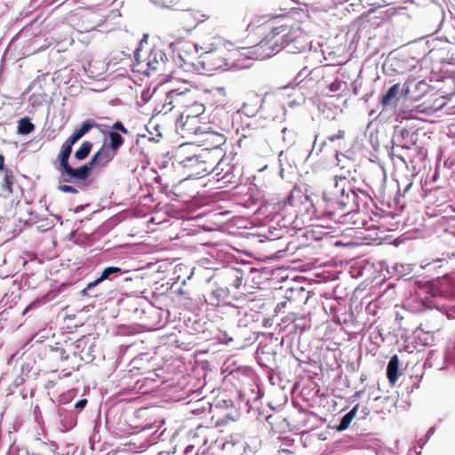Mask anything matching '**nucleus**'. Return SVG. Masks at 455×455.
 <instances>
[{
    "label": "nucleus",
    "mask_w": 455,
    "mask_h": 455,
    "mask_svg": "<svg viewBox=\"0 0 455 455\" xmlns=\"http://www.w3.org/2000/svg\"><path fill=\"white\" fill-rule=\"evenodd\" d=\"M109 141L107 146L117 153L118 149L123 146L124 140L121 134L116 131H109L106 133Z\"/></svg>",
    "instance_id": "obj_20"
},
{
    "label": "nucleus",
    "mask_w": 455,
    "mask_h": 455,
    "mask_svg": "<svg viewBox=\"0 0 455 455\" xmlns=\"http://www.w3.org/2000/svg\"><path fill=\"white\" fill-rule=\"evenodd\" d=\"M308 81H310L309 79H307V81H306V84H308ZM315 82H318L319 80H315Z\"/></svg>",
    "instance_id": "obj_61"
},
{
    "label": "nucleus",
    "mask_w": 455,
    "mask_h": 455,
    "mask_svg": "<svg viewBox=\"0 0 455 455\" xmlns=\"http://www.w3.org/2000/svg\"><path fill=\"white\" fill-rule=\"evenodd\" d=\"M225 50L222 48H216L203 52L199 58V63L205 72H214L227 69L228 63L224 57Z\"/></svg>",
    "instance_id": "obj_5"
},
{
    "label": "nucleus",
    "mask_w": 455,
    "mask_h": 455,
    "mask_svg": "<svg viewBox=\"0 0 455 455\" xmlns=\"http://www.w3.org/2000/svg\"><path fill=\"white\" fill-rule=\"evenodd\" d=\"M18 133L27 135L35 130V125L28 117H23L18 124Z\"/></svg>",
    "instance_id": "obj_28"
},
{
    "label": "nucleus",
    "mask_w": 455,
    "mask_h": 455,
    "mask_svg": "<svg viewBox=\"0 0 455 455\" xmlns=\"http://www.w3.org/2000/svg\"><path fill=\"white\" fill-rule=\"evenodd\" d=\"M229 296V290L224 287H218L214 289L209 296V304L212 306H218L224 303L226 299Z\"/></svg>",
    "instance_id": "obj_17"
},
{
    "label": "nucleus",
    "mask_w": 455,
    "mask_h": 455,
    "mask_svg": "<svg viewBox=\"0 0 455 455\" xmlns=\"http://www.w3.org/2000/svg\"><path fill=\"white\" fill-rule=\"evenodd\" d=\"M108 289V286H105V284H96L94 286L89 287V283L81 291L82 296H88L90 298H98L100 296H102L106 290Z\"/></svg>",
    "instance_id": "obj_22"
},
{
    "label": "nucleus",
    "mask_w": 455,
    "mask_h": 455,
    "mask_svg": "<svg viewBox=\"0 0 455 455\" xmlns=\"http://www.w3.org/2000/svg\"><path fill=\"white\" fill-rule=\"evenodd\" d=\"M418 140V133L413 128L396 127L393 142L403 148L410 149Z\"/></svg>",
    "instance_id": "obj_7"
},
{
    "label": "nucleus",
    "mask_w": 455,
    "mask_h": 455,
    "mask_svg": "<svg viewBox=\"0 0 455 455\" xmlns=\"http://www.w3.org/2000/svg\"><path fill=\"white\" fill-rule=\"evenodd\" d=\"M116 156V152L107 146V140H104L101 148L93 155L88 162L90 167H106Z\"/></svg>",
    "instance_id": "obj_8"
},
{
    "label": "nucleus",
    "mask_w": 455,
    "mask_h": 455,
    "mask_svg": "<svg viewBox=\"0 0 455 455\" xmlns=\"http://www.w3.org/2000/svg\"><path fill=\"white\" fill-rule=\"evenodd\" d=\"M400 94V84H395L392 85L387 92L382 95L380 99V104L384 108L388 107H395L399 100Z\"/></svg>",
    "instance_id": "obj_13"
},
{
    "label": "nucleus",
    "mask_w": 455,
    "mask_h": 455,
    "mask_svg": "<svg viewBox=\"0 0 455 455\" xmlns=\"http://www.w3.org/2000/svg\"><path fill=\"white\" fill-rule=\"evenodd\" d=\"M180 58L185 62L187 63V60L183 59L182 55H180Z\"/></svg>",
    "instance_id": "obj_57"
},
{
    "label": "nucleus",
    "mask_w": 455,
    "mask_h": 455,
    "mask_svg": "<svg viewBox=\"0 0 455 455\" xmlns=\"http://www.w3.org/2000/svg\"><path fill=\"white\" fill-rule=\"evenodd\" d=\"M323 80L326 85V67H319L309 70L307 67L302 68L293 79V84L299 86L305 79Z\"/></svg>",
    "instance_id": "obj_10"
},
{
    "label": "nucleus",
    "mask_w": 455,
    "mask_h": 455,
    "mask_svg": "<svg viewBox=\"0 0 455 455\" xmlns=\"http://www.w3.org/2000/svg\"><path fill=\"white\" fill-rule=\"evenodd\" d=\"M387 271L400 279L410 275L413 271V266L409 263L395 262L388 267Z\"/></svg>",
    "instance_id": "obj_14"
},
{
    "label": "nucleus",
    "mask_w": 455,
    "mask_h": 455,
    "mask_svg": "<svg viewBox=\"0 0 455 455\" xmlns=\"http://www.w3.org/2000/svg\"><path fill=\"white\" fill-rule=\"evenodd\" d=\"M123 274V270L119 267H105L100 276H98L95 280L89 282V287H92L96 284H105L108 286V282H112L117 277L121 276Z\"/></svg>",
    "instance_id": "obj_12"
},
{
    "label": "nucleus",
    "mask_w": 455,
    "mask_h": 455,
    "mask_svg": "<svg viewBox=\"0 0 455 455\" xmlns=\"http://www.w3.org/2000/svg\"><path fill=\"white\" fill-rule=\"evenodd\" d=\"M227 276L230 281V284L235 289H239L242 286L243 280V272L239 268H229Z\"/></svg>",
    "instance_id": "obj_21"
},
{
    "label": "nucleus",
    "mask_w": 455,
    "mask_h": 455,
    "mask_svg": "<svg viewBox=\"0 0 455 455\" xmlns=\"http://www.w3.org/2000/svg\"><path fill=\"white\" fill-rule=\"evenodd\" d=\"M111 129V131L120 132L124 134L130 133L129 130L126 127H124L123 123L120 121H116V123H114Z\"/></svg>",
    "instance_id": "obj_35"
},
{
    "label": "nucleus",
    "mask_w": 455,
    "mask_h": 455,
    "mask_svg": "<svg viewBox=\"0 0 455 455\" xmlns=\"http://www.w3.org/2000/svg\"><path fill=\"white\" fill-rule=\"evenodd\" d=\"M61 356H62L63 358H65V359H68V355H63V354H62V355H61Z\"/></svg>",
    "instance_id": "obj_59"
},
{
    "label": "nucleus",
    "mask_w": 455,
    "mask_h": 455,
    "mask_svg": "<svg viewBox=\"0 0 455 455\" xmlns=\"http://www.w3.org/2000/svg\"><path fill=\"white\" fill-rule=\"evenodd\" d=\"M435 432V428L434 427H430L426 435V437L428 438L429 436H431Z\"/></svg>",
    "instance_id": "obj_50"
},
{
    "label": "nucleus",
    "mask_w": 455,
    "mask_h": 455,
    "mask_svg": "<svg viewBox=\"0 0 455 455\" xmlns=\"http://www.w3.org/2000/svg\"><path fill=\"white\" fill-rule=\"evenodd\" d=\"M223 164L220 162L217 164V166L214 168L215 175L218 178V180H224L225 182H231L233 174L231 172L232 167L228 166L227 171L224 170V168L221 167Z\"/></svg>",
    "instance_id": "obj_27"
},
{
    "label": "nucleus",
    "mask_w": 455,
    "mask_h": 455,
    "mask_svg": "<svg viewBox=\"0 0 455 455\" xmlns=\"http://www.w3.org/2000/svg\"><path fill=\"white\" fill-rule=\"evenodd\" d=\"M340 156L344 157V155H342V154H341V155H340ZM336 159L338 160V162H339V161H340V160H339V154H337V155H336Z\"/></svg>",
    "instance_id": "obj_55"
},
{
    "label": "nucleus",
    "mask_w": 455,
    "mask_h": 455,
    "mask_svg": "<svg viewBox=\"0 0 455 455\" xmlns=\"http://www.w3.org/2000/svg\"><path fill=\"white\" fill-rule=\"evenodd\" d=\"M60 183L61 182H60L59 185L57 186V189L59 191H61L63 193H72V194H77L79 192V190L76 187H73L68 184H60Z\"/></svg>",
    "instance_id": "obj_31"
},
{
    "label": "nucleus",
    "mask_w": 455,
    "mask_h": 455,
    "mask_svg": "<svg viewBox=\"0 0 455 455\" xmlns=\"http://www.w3.org/2000/svg\"><path fill=\"white\" fill-rule=\"evenodd\" d=\"M283 155V151H281V152L279 153V156H278V157H279V161H280V162L282 161V159H281V158H282Z\"/></svg>",
    "instance_id": "obj_54"
},
{
    "label": "nucleus",
    "mask_w": 455,
    "mask_h": 455,
    "mask_svg": "<svg viewBox=\"0 0 455 455\" xmlns=\"http://www.w3.org/2000/svg\"><path fill=\"white\" fill-rule=\"evenodd\" d=\"M218 339L223 344H228L233 340L232 337H230L226 331L220 332Z\"/></svg>",
    "instance_id": "obj_38"
},
{
    "label": "nucleus",
    "mask_w": 455,
    "mask_h": 455,
    "mask_svg": "<svg viewBox=\"0 0 455 455\" xmlns=\"http://www.w3.org/2000/svg\"><path fill=\"white\" fill-rule=\"evenodd\" d=\"M98 26H100L99 22H91L87 26L84 28L85 32L94 30Z\"/></svg>",
    "instance_id": "obj_42"
},
{
    "label": "nucleus",
    "mask_w": 455,
    "mask_h": 455,
    "mask_svg": "<svg viewBox=\"0 0 455 455\" xmlns=\"http://www.w3.org/2000/svg\"><path fill=\"white\" fill-rule=\"evenodd\" d=\"M56 169L60 172V182H81L84 186H87V179L92 171L88 163L78 168H73L69 163H68L60 166H56Z\"/></svg>",
    "instance_id": "obj_4"
},
{
    "label": "nucleus",
    "mask_w": 455,
    "mask_h": 455,
    "mask_svg": "<svg viewBox=\"0 0 455 455\" xmlns=\"http://www.w3.org/2000/svg\"><path fill=\"white\" fill-rule=\"evenodd\" d=\"M359 404L354 406L348 412H347L340 419L339 425L336 427V429L339 432L346 430L353 419L355 417Z\"/></svg>",
    "instance_id": "obj_23"
},
{
    "label": "nucleus",
    "mask_w": 455,
    "mask_h": 455,
    "mask_svg": "<svg viewBox=\"0 0 455 455\" xmlns=\"http://www.w3.org/2000/svg\"><path fill=\"white\" fill-rule=\"evenodd\" d=\"M4 170V157L0 154V171Z\"/></svg>",
    "instance_id": "obj_47"
},
{
    "label": "nucleus",
    "mask_w": 455,
    "mask_h": 455,
    "mask_svg": "<svg viewBox=\"0 0 455 455\" xmlns=\"http://www.w3.org/2000/svg\"><path fill=\"white\" fill-rule=\"evenodd\" d=\"M57 414L60 422V430L67 432L76 427L77 419L76 414L71 411L67 410L62 405L57 406Z\"/></svg>",
    "instance_id": "obj_11"
},
{
    "label": "nucleus",
    "mask_w": 455,
    "mask_h": 455,
    "mask_svg": "<svg viewBox=\"0 0 455 455\" xmlns=\"http://www.w3.org/2000/svg\"><path fill=\"white\" fill-rule=\"evenodd\" d=\"M75 396V391L74 390H69L68 393L66 394H63L60 396V405H64L68 403H69V401Z\"/></svg>",
    "instance_id": "obj_34"
},
{
    "label": "nucleus",
    "mask_w": 455,
    "mask_h": 455,
    "mask_svg": "<svg viewBox=\"0 0 455 455\" xmlns=\"http://www.w3.org/2000/svg\"><path fill=\"white\" fill-rule=\"evenodd\" d=\"M199 449L196 448L194 444H189L185 448L184 454L185 455H198Z\"/></svg>",
    "instance_id": "obj_37"
},
{
    "label": "nucleus",
    "mask_w": 455,
    "mask_h": 455,
    "mask_svg": "<svg viewBox=\"0 0 455 455\" xmlns=\"http://www.w3.org/2000/svg\"><path fill=\"white\" fill-rule=\"evenodd\" d=\"M74 144L75 143L72 142L68 139L62 144L60 152L57 158V162H58L57 166H60V165L69 163L68 160H69L70 155L72 153V147Z\"/></svg>",
    "instance_id": "obj_19"
},
{
    "label": "nucleus",
    "mask_w": 455,
    "mask_h": 455,
    "mask_svg": "<svg viewBox=\"0 0 455 455\" xmlns=\"http://www.w3.org/2000/svg\"><path fill=\"white\" fill-rule=\"evenodd\" d=\"M304 197L307 201H309V197L307 196L302 195L299 191H293L291 196L289 197L290 204H294V201L297 197Z\"/></svg>",
    "instance_id": "obj_39"
},
{
    "label": "nucleus",
    "mask_w": 455,
    "mask_h": 455,
    "mask_svg": "<svg viewBox=\"0 0 455 455\" xmlns=\"http://www.w3.org/2000/svg\"><path fill=\"white\" fill-rule=\"evenodd\" d=\"M412 182L410 181L409 180H406V183L403 188V196H405V195L409 192V190L411 189V188L412 187Z\"/></svg>",
    "instance_id": "obj_43"
},
{
    "label": "nucleus",
    "mask_w": 455,
    "mask_h": 455,
    "mask_svg": "<svg viewBox=\"0 0 455 455\" xmlns=\"http://www.w3.org/2000/svg\"><path fill=\"white\" fill-rule=\"evenodd\" d=\"M87 403H88L87 399H85V398L80 399L79 401H77L75 403L74 408L78 411H81L86 406Z\"/></svg>",
    "instance_id": "obj_40"
},
{
    "label": "nucleus",
    "mask_w": 455,
    "mask_h": 455,
    "mask_svg": "<svg viewBox=\"0 0 455 455\" xmlns=\"http://www.w3.org/2000/svg\"><path fill=\"white\" fill-rule=\"evenodd\" d=\"M92 148V143L91 141H84L80 148L75 152V157L80 161L85 159L89 156Z\"/></svg>",
    "instance_id": "obj_30"
},
{
    "label": "nucleus",
    "mask_w": 455,
    "mask_h": 455,
    "mask_svg": "<svg viewBox=\"0 0 455 455\" xmlns=\"http://www.w3.org/2000/svg\"><path fill=\"white\" fill-rule=\"evenodd\" d=\"M184 94V92H180L179 90H171L166 93L164 104V109L165 111H171L173 108V102L176 100L179 97L182 96Z\"/></svg>",
    "instance_id": "obj_25"
},
{
    "label": "nucleus",
    "mask_w": 455,
    "mask_h": 455,
    "mask_svg": "<svg viewBox=\"0 0 455 455\" xmlns=\"http://www.w3.org/2000/svg\"><path fill=\"white\" fill-rule=\"evenodd\" d=\"M61 356H62L63 358H65V359H68V355H63V354H62V355H61Z\"/></svg>",
    "instance_id": "obj_58"
},
{
    "label": "nucleus",
    "mask_w": 455,
    "mask_h": 455,
    "mask_svg": "<svg viewBox=\"0 0 455 455\" xmlns=\"http://www.w3.org/2000/svg\"><path fill=\"white\" fill-rule=\"evenodd\" d=\"M345 85V83L336 79L331 84L329 85V89L332 92H338L342 90L343 86Z\"/></svg>",
    "instance_id": "obj_33"
},
{
    "label": "nucleus",
    "mask_w": 455,
    "mask_h": 455,
    "mask_svg": "<svg viewBox=\"0 0 455 455\" xmlns=\"http://www.w3.org/2000/svg\"><path fill=\"white\" fill-rule=\"evenodd\" d=\"M166 59V54L161 49L153 48L144 60L148 68L144 73L150 75V72L161 69L164 65Z\"/></svg>",
    "instance_id": "obj_9"
},
{
    "label": "nucleus",
    "mask_w": 455,
    "mask_h": 455,
    "mask_svg": "<svg viewBox=\"0 0 455 455\" xmlns=\"http://www.w3.org/2000/svg\"><path fill=\"white\" fill-rule=\"evenodd\" d=\"M285 305H286V302H285V301H284V302L278 303V304H277V306H276V310H277V309H278V310H280V309H281V307H285Z\"/></svg>",
    "instance_id": "obj_52"
},
{
    "label": "nucleus",
    "mask_w": 455,
    "mask_h": 455,
    "mask_svg": "<svg viewBox=\"0 0 455 455\" xmlns=\"http://www.w3.org/2000/svg\"><path fill=\"white\" fill-rule=\"evenodd\" d=\"M323 144H322V145L320 146V148H319L318 149H316V146H315V143H314V146H313V148H312V150H311V152H310V155H312L315 151V154H316V155H318V154H319V152L322 150V146H323Z\"/></svg>",
    "instance_id": "obj_46"
},
{
    "label": "nucleus",
    "mask_w": 455,
    "mask_h": 455,
    "mask_svg": "<svg viewBox=\"0 0 455 455\" xmlns=\"http://www.w3.org/2000/svg\"><path fill=\"white\" fill-rule=\"evenodd\" d=\"M345 132L342 130H339L336 134L331 135L328 138L330 141H335L337 140H341L344 138Z\"/></svg>",
    "instance_id": "obj_41"
},
{
    "label": "nucleus",
    "mask_w": 455,
    "mask_h": 455,
    "mask_svg": "<svg viewBox=\"0 0 455 455\" xmlns=\"http://www.w3.org/2000/svg\"><path fill=\"white\" fill-rule=\"evenodd\" d=\"M429 89V84L424 80H420L413 84L412 95L411 100H419L422 96H424Z\"/></svg>",
    "instance_id": "obj_24"
},
{
    "label": "nucleus",
    "mask_w": 455,
    "mask_h": 455,
    "mask_svg": "<svg viewBox=\"0 0 455 455\" xmlns=\"http://www.w3.org/2000/svg\"><path fill=\"white\" fill-rule=\"evenodd\" d=\"M239 324H240V325H241V324H244V325H246V323H242V320H239Z\"/></svg>",
    "instance_id": "obj_60"
},
{
    "label": "nucleus",
    "mask_w": 455,
    "mask_h": 455,
    "mask_svg": "<svg viewBox=\"0 0 455 455\" xmlns=\"http://www.w3.org/2000/svg\"><path fill=\"white\" fill-rule=\"evenodd\" d=\"M216 443L228 455H254L259 447L256 438L247 441L238 434L229 435L225 441H217Z\"/></svg>",
    "instance_id": "obj_3"
},
{
    "label": "nucleus",
    "mask_w": 455,
    "mask_h": 455,
    "mask_svg": "<svg viewBox=\"0 0 455 455\" xmlns=\"http://www.w3.org/2000/svg\"><path fill=\"white\" fill-rule=\"evenodd\" d=\"M148 38V36L147 34H145V35L143 36V38H142V39L140 40V45H142V44H143V43H147Z\"/></svg>",
    "instance_id": "obj_51"
},
{
    "label": "nucleus",
    "mask_w": 455,
    "mask_h": 455,
    "mask_svg": "<svg viewBox=\"0 0 455 455\" xmlns=\"http://www.w3.org/2000/svg\"><path fill=\"white\" fill-rule=\"evenodd\" d=\"M36 435L31 444V451L28 455H56L58 452V444L51 441L45 434L44 427H39Z\"/></svg>",
    "instance_id": "obj_6"
},
{
    "label": "nucleus",
    "mask_w": 455,
    "mask_h": 455,
    "mask_svg": "<svg viewBox=\"0 0 455 455\" xmlns=\"http://www.w3.org/2000/svg\"><path fill=\"white\" fill-rule=\"evenodd\" d=\"M98 124L92 120L87 119L83 122L81 127L76 130L73 134L68 138L72 142L76 143L83 136H84L87 132H90L93 127H97Z\"/></svg>",
    "instance_id": "obj_16"
},
{
    "label": "nucleus",
    "mask_w": 455,
    "mask_h": 455,
    "mask_svg": "<svg viewBox=\"0 0 455 455\" xmlns=\"http://www.w3.org/2000/svg\"><path fill=\"white\" fill-rule=\"evenodd\" d=\"M186 47L189 50V49H195L196 52L197 53L198 52V47L196 44H191V43H187L186 44Z\"/></svg>",
    "instance_id": "obj_45"
},
{
    "label": "nucleus",
    "mask_w": 455,
    "mask_h": 455,
    "mask_svg": "<svg viewBox=\"0 0 455 455\" xmlns=\"http://www.w3.org/2000/svg\"><path fill=\"white\" fill-rule=\"evenodd\" d=\"M96 16L95 13L93 12H89L85 18L89 20V21H92L93 18Z\"/></svg>",
    "instance_id": "obj_49"
},
{
    "label": "nucleus",
    "mask_w": 455,
    "mask_h": 455,
    "mask_svg": "<svg viewBox=\"0 0 455 455\" xmlns=\"http://www.w3.org/2000/svg\"><path fill=\"white\" fill-rule=\"evenodd\" d=\"M228 307L230 308V314L231 315H239L243 314L244 316H247V312H246L245 308L238 307H235V306L230 305V304H228Z\"/></svg>",
    "instance_id": "obj_36"
},
{
    "label": "nucleus",
    "mask_w": 455,
    "mask_h": 455,
    "mask_svg": "<svg viewBox=\"0 0 455 455\" xmlns=\"http://www.w3.org/2000/svg\"><path fill=\"white\" fill-rule=\"evenodd\" d=\"M13 183H14L13 172L9 169H5L4 182L2 184L3 190L7 192L8 195L12 194Z\"/></svg>",
    "instance_id": "obj_29"
},
{
    "label": "nucleus",
    "mask_w": 455,
    "mask_h": 455,
    "mask_svg": "<svg viewBox=\"0 0 455 455\" xmlns=\"http://www.w3.org/2000/svg\"><path fill=\"white\" fill-rule=\"evenodd\" d=\"M85 345V341L84 339H78L76 344V347L79 348L82 346Z\"/></svg>",
    "instance_id": "obj_48"
},
{
    "label": "nucleus",
    "mask_w": 455,
    "mask_h": 455,
    "mask_svg": "<svg viewBox=\"0 0 455 455\" xmlns=\"http://www.w3.org/2000/svg\"><path fill=\"white\" fill-rule=\"evenodd\" d=\"M326 216L339 223L350 225L351 228H365L368 222L359 212L360 204H366L367 195L355 191L349 178L343 174L335 175L323 192Z\"/></svg>",
    "instance_id": "obj_1"
},
{
    "label": "nucleus",
    "mask_w": 455,
    "mask_h": 455,
    "mask_svg": "<svg viewBox=\"0 0 455 455\" xmlns=\"http://www.w3.org/2000/svg\"><path fill=\"white\" fill-rule=\"evenodd\" d=\"M307 47L306 36L299 28H288L278 27L273 28L254 46V53L258 59L270 58L281 50L289 53H298Z\"/></svg>",
    "instance_id": "obj_2"
},
{
    "label": "nucleus",
    "mask_w": 455,
    "mask_h": 455,
    "mask_svg": "<svg viewBox=\"0 0 455 455\" xmlns=\"http://www.w3.org/2000/svg\"><path fill=\"white\" fill-rule=\"evenodd\" d=\"M399 375V359L396 355L391 357L387 366V377L391 383L395 385Z\"/></svg>",
    "instance_id": "obj_18"
},
{
    "label": "nucleus",
    "mask_w": 455,
    "mask_h": 455,
    "mask_svg": "<svg viewBox=\"0 0 455 455\" xmlns=\"http://www.w3.org/2000/svg\"><path fill=\"white\" fill-rule=\"evenodd\" d=\"M139 51H140V48L137 49L135 52H134V54H135V58L138 60L139 59Z\"/></svg>",
    "instance_id": "obj_53"
},
{
    "label": "nucleus",
    "mask_w": 455,
    "mask_h": 455,
    "mask_svg": "<svg viewBox=\"0 0 455 455\" xmlns=\"http://www.w3.org/2000/svg\"><path fill=\"white\" fill-rule=\"evenodd\" d=\"M282 140L286 148H291L296 142V132L293 130L283 127L281 131Z\"/></svg>",
    "instance_id": "obj_26"
},
{
    "label": "nucleus",
    "mask_w": 455,
    "mask_h": 455,
    "mask_svg": "<svg viewBox=\"0 0 455 455\" xmlns=\"http://www.w3.org/2000/svg\"><path fill=\"white\" fill-rule=\"evenodd\" d=\"M413 84H404L403 85V87L400 86V94H399V98L401 96H403L405 98H409L411 99V95H412V89H411V86Z\"/></svg>",
    "instance_id": "obj_32"
},
{
    "label": "nucleus",
    "mask_w": 455,
    "mask_h": 455,
    "mask_svg": "<svg viewBox=\"0 0 455 455\" xmlns=\"http://www.w3.org/2000/svg\"><path fill=\"white\" fill-rule=\"evenodd\" d=\"M263 100L254 96L249 102L243 103L239 112L248 117H253L262 107Z\"/></svg>",
    "instance_id": "obj_15"
},
{
    "label": "nucleus",
    "mask_w": 455,
    "mask_h": 455,
    "mask_svg": "<svg viewBox=\"0 0 455 455\" xmlns=\"http://www.w3.org/2000/svg\"><path fill=\"white\" fill-rule=\"evenodd\" d=\"M330 309H331V311H332V310H335V309H336V307H335V306L331 305V306H330Z\"/></svg>",
    "instance_id": "obj_56"
},
{
    "label": "nucleus",
    "mask_w": 455,
    "mask_h": 455,
    "mask_svg": "<svg viewBox=\"0 0 455 455\" xmlns=\"http://www.w3.org/2000/svg\"><path fill=\"white\" fill-rule=\"evenodd\" d=\"M333 322L338 323L339 324L346 323L347 322V317H340L339 315H333L332 317Z\"/></svg>",
    "instance_id": "obj_44"
}]
</instances>
